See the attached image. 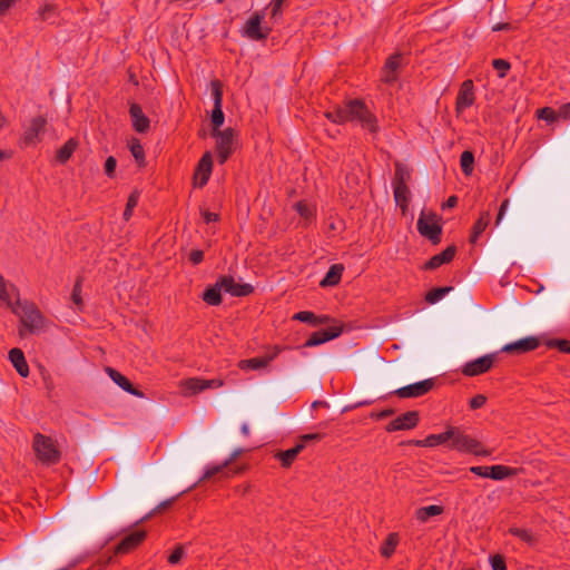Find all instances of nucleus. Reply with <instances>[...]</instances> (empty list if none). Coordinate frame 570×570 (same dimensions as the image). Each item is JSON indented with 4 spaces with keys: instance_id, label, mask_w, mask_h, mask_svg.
<instances>
[{
    "instance_id": "obj_52",
    "label": "nucleus",
    "mask_w": 570,
    "mask_h": 570,
    "mask_svg": "<svg viewBox=\"0 0 570 570\" xmlns=\"http://www.w3.org/2000/svg\"><path fill=\"white\" fill-rule=\"evenodd\" d=\"M490 563L493 570H507L505 561L499 554L491 557Z\"/></svg>"
},
{
    "instance_id": "obj_56",
    "label": "nucleus",
    "mask_w": 570,
    "mask_h": 570,
    "mask_svg": "<svg viewBox=\"0 0 570 570\" xmlns=\"http://www.w3.org/2000/svg\"><path fill=\"white\" fill-rule=\"evenodd\" d=\"M397 79V72L386 70L384 67L382 70V80L386 83H393Z\"/></svg>"
},
{
    "instance_id": "obj_28",
    "label": "nucleus",
    "mask_w": 570,
    "mask_h": 570,
    "mask_svg": "<svg viewBox=\"0 0 570 570\" xmlns=\"http://www.w3.org/2000/svg\"><path fill=\"white\" fill-rule=\"evenodd\" d=\"M77 147H78L77 139H75V138L68 139L65 142V145L58 149L57 155H56L57 161L60 164L67 163L70 159V157L72 156V154L75 153V150L77 149Z\"/></svg>"
},
{
    "instance_id": "obj_18",
    "label": "nucleus",
    "mask_w": 570,
    "mask_h": 570,
    "mask_svg": "<svg viewBox=\"0 0 570 570\" xmlns=\"http://www.w3.org/2000/svg\"><path fill=\"white\" fill-rule=\"evenodd\" d=\"M46 126V119L41 116L31 119L29 126L24 131V142L27 145H33L40 139V134L43 131Z\"/></svg>"
},
{
    "instance_id": "obj_42",
    "label": "nucleus",
    "mask_w": 570,
    "mask_h": 570,
    "mask_svg": "<svg viewBox=\"0 0 570 570\" xmlns=\"http://www.w3.org/2000/svg\"><path fill=\"white\" fill-rule=\"evenodd\" d=\"M139 202V194L138 191H132L129 197H128V200H127V204H126V208H125V212H124V219L125 220H129L131 215H132V212L135 209V207L137 206Z\"/></svg>"
},
{
    "instance_id": "obj_17",
    "label": "nucleus",
    "mask_w": 570,
    "mask_h": 570,
    "mask_svg": "<svg viewBox=\"0 0 570 570\" xmlns=\"http://www.w3.org/2000/svg\"><path fill=\"white\" fill-rule=\"evenodd\" d=\"M146 537V532L138 530L125 537L115 548V553H128L138 547Z\"/></svg>"
},
{
    "instance_id": "obj_34",
    "label": "nucleus",
    "mask_w": 570,
    "mask_h": 570,
    "mask_svg": "<svg viewBox=\"0 0 570 570\" xmlns=\"http://www.w3.org/2000/svg\"><path fill=\"white\" fill-rule=\"evenodd\" d=\"M58 12L57 6L52 3H45L38 9V18L42 21H50L56 18Z\"/></svg>"
},
{
    "instance_id": "obj_61",
    "label": "nucleus",
    "mask_w": 570,
    "mask_h": 570,
    "mask_svg": "<svg viewBox=\"0 0 570 570\" xmlns=\"http://www.w3.org/2000/svg\"><path fill=\"white\" fill-rule=\"evenodd\" d=\"M202 215H203L205 223H207V224L214 223L218 219V215L216 213H212L209 210H204L202 213Z\"/></svg>"
},
{
    "instance_id": "obj_38",
    "label": "nucleus",
    "mask_w": 570,
    "mask_h": 570,
    "mask_svg": "<svg viewBox=\"0 0 570 570\" xmlns=\"http://www.w3.org/2000/svg\"><path fill=\"white\" fill-rule=\"evenodd\" d=\"M71 302L73 305V309L81 311L83 307V302L81 298V279H77L72 293H71Z\"/></svg>"
},
{
    "instance_id": "obj_21",
    "label": "nucleus",
    "mask_w": 570,
    "mask_h": 570,
    "mask_svg": "<svg viewBox=\"0 0 570 570\" xmlns=\"http://www.w3.org/2000/svg\"><path fill=\"white\" fill-rule=\"evenodd\" d=\"M455 255V247L449 246L442 253L434 255L431 257L424 265L426 269H434L440 267L441 265L449 263L453 259Z\"/></svg>"
},
{
    "instance_id": "obj_40",
    "label": "nucleus",
    "mask_w": 570,
    "mask_h": 570,
    "mask_svg": "<svg viewBox=\"0 0 570 570\" xmlns=\"http://www.w3.org/2000/svg\"><path fill=\"white\" fill-rule=\"evenodd\" d=\"M129 149H130V153H131L132 157L135 158V160L139 165H141L145 159V151H144L141 144L138 140L132 139L129 144Z\"/></svg>"
},
{
    "instance_id": "obj_47",
    "label": "nucleus",
    "mask_w": 570,
    "mask_h": 570,
    "mask_svg": "<svg viewBox=\"0 0 570 570\" xmlns=\"http://www.w3.org/2000/svg\"><path fill=\"white\" fill-rule=\"evenodd\" d=\"M228 464L224 461L222 464L208 465L205 470L203 479H209L220 472H223Z\"/></svg>"
},
{
    "instance_id": "obj_54",
    "label": "nucleus",
    "mask_w": 570,
    "mask_h": 570,
    "mask_svg": "<svg viewBox=\"0 0 570 570\" xmlns=\"http://www.w3.org/2000/svg\"><path fill=\"white\" fill-rule=\"evenodd\" d=\"M116 166H117V161L116 159L110 156L106 159V163H105V173L108 177H111L115 173V169H116Z\"/></svg>"
},
{
    "instance_id": "obj_23",
    "label": "nucleus",
    "mask_w": 570,
    "mask_h": 570,
    "mask_svg": "<svg viewBox=\"0 0 570 570\" xmlns=\"http://www.w3.org/2000/svg\"><path fill=\"white\" fill-rule=\"evenodd\" d=\"M416 446L424 448H434L440 444H444L448 446L449 443V432L448 429L439 434H430L424 440H416L413 442Z\"/></svg>"
},
{
    "instance_id": "obj_12",
    "label": "nucleus",
    "mask_w": 570,
    "mask_h": 570,
    "mask_svg": "<svg viewBox=\"0 0 570 570\" xmlns=\"http://www.w3.org/2000/svg\"><path fill=\"white\" fill-rule=\"evenodd\" d=\"M213 170V155L210 151H206L194 173V184L195 186L203 187L207 184L210 174Z\"/></svg>"
},
{
    "instance_id": "obj_58",
    "label": "nucleus",
    "mask_w": 570,
    "mask_h": 570,
    "mask_svg": "<svg viewBox=\"0 0 570 570\" xmlns=\"http://www.w3.org/2000/svg\"><path fill=\"white\" fill-rule=\"evenodd\" d=\"M508 207H509V199H504L499 208V213H498V216L495 219V225H499L502 222V219L508 210Z\"/></svg>"
},
{
    "instance_id": "obj_50",
    "label": "nucleus",
    "mask_w": 570,
    "mask_h": 570,
    "mask_svg": "<svg viewBox=\"0 0 570 570\" xmlns=\"http://www.w3.org/2000/svg\"><path fill=\"white\" fill-rule=\"evenodd\" d=\"M285 0H272L269 2L271 18L277 20L282 16V7Z\"/></svg>"
},
{
    "instance_id": "obj_62",
    "label": "nucleus",
    "mask_w": 570,
    "mask_h": 570,
    "mask_svg": "<svg viewBox=\"0 0 570 570\" xmlns=\"http://www.w3.org/2000/svg\"><path fill=\"white\" fill-rule=\"evenodd\" d=\"M559 116L562 119H570V102L564 104L559 108Z\"/></svg>"
},
{
    "instance_id": "obj_2",
    "label": "nucleus",
    "mask_w": 570,
    "mask_h": 570,
    "mask_svg": "<svg viewBox=\"0 0 570 570\" xmlns=\"http://www.w3.org/2000/svg\"><path fill=\"white\" fill-rule=\"evenodd\" d=\"M325 116L335 124H344L351 121L360 125L370 132L377 131L376 117L368 110L361 100H350L344 107H336L334 110L326 111Z\"/></svg>"
},
{
    "instance_id": "obj_41",
    "label": "nucleus",
    "mask_w": 570,
    "mask_h": 570,
    "mask_svg": "<svg viewBox=\"0 0 570 570\" xmlns=\"http://www.w3.org/2000/svg\"><path fill=\"white\" fill-rule=\"evenodd\" d=\"M212 97L214 100V107H223V89L222 83L218 80L210 82Z\"/></svg>"
},
{
    "instance_id": "obj_36",
    "label": "nucleus",
    "mask_w": 570,
    "mask_h": 570,
    "mask_svg": "<svg viewBox=\"0 0 570 570\" xmlns=\"http://www.w3.org/2000/svg\"><path fill=\"white\" fill-rule=\"evenodd\" d=\"M473 164H474L473 153L470 150L463 151L460 157V165H461L462 171L465 175H470L472 173Z\"/></svg>"
},
{
    "instance_id": "obj_20",
    "label": "nucleus",
    "mask_w": 570,
    "mask_h": 570,
    "mask_svg": "<svg viewBox=\"0 0 570 570\" xmlns=\"http://www.w3.org/2000/svg\"><path fill=\"white\" fill-rule=\"evenodd\" d=\"M130 118L132 121V127L138 132H145L149 128V119L148 117L142 112V109L137 104H131L129 109Z\"/></svg>"
},
{
    "instance_id": "obj_5",
    "label": "nucleus",
    "mask_w": 570,
    "mask_h": 570,
    "mask_svg": "<svg viewBox=\"0 0 570 570\" xmlns=\"http://www.w3.org/2000/svg\"><path fill=\"white\" fill-rule=\"evenodd\" d=\"M448 432H449L448 448H450L452 450L460 451V452L473 453L475 455H485L487 454L485 451L482 452L479 450L480 443L475 439L465 434L459 428L450 426V428H448Z\"/></svg>"
},
{
    "instance_id": "obj_3",
    "label": "nucleus",
    "mask_w": 570,
    "mask_h": 570,
    "mask_svg": "<svg viewBox=\"0 0 570 570\" xmlns=\"http://www.w3.org/2000/svg\"><path fill=\"white\" fill-rule=\"evenodd\" d=\"M541 344L548 348L557 350L560 353H570V341L566 338H540L537 336H528L515 342L505 344L500 352L524 354L534 351Z\"/></svg>"
},
{
    "instance_id": "obj_24",
    "label": "nucleus",
    "mask_w": 570,
    "mask_h": 570,
    "mask_svg": "<svg viewBox=\"0 0 570 570\" xmlns=\"http://www.w3.org/2000/svg\"><path fill=\"white\" fill-rule=\"evenodd\" d=\"M343 269L344 268L341 264L332 265L325 274L324 278L320 282V285L322 287H332L337 285L341 281Z\"/></svg>"
},
{
    "instance_id": "obj_10",
    "label": "nucleus",
    "mask_w": 570,
    "mask_h": 570,
    "mask_svg": "<svg viewBox=\"0 0 570 570\" xmlns=\"http://www.w3.org/2000/svg\"><path fill=\"white\" fill-rule=\"evenodd\" d=\"M470 471L482 478H490L492 480L501 481L508 476H512L517 473L515 469L505 465H492V466H471Z\"/></svg>"
},
{
    "instance_id": "obj_63",
    "label": "nucleus",
    "mask_w": 570,
    "mask_h": 570,
    "mask_svg": "<svg viewBox=\"0 0 570 570\" xmlns=\"http://www.w3.org/2000/svg\"><path fill=\"white\" fill-rule=\"evenodd\" d=\"M242 453L240 449L235 450L230 456L225 460V462L228 464V466L236 460V458Z\"/></svg>"
},
{
    "instance_id": "obj_14",
    "label": "nucleus",
    "mask_w": 570,
    "mask_h": 570,
    "mask_svg": "<svg viewBox=\"0 0 570 570\" xmlns=\"http://www.w3.org/2000/svg\"><path fill=\"white\" fill-rule=\"evenodd\" d=\"M434 386V380L428 379L406 386H403L396 391L397 395L403 399L419 397L432 390Z\"/></svg>"
},
{
    "instance_id": "obj_13",
    "label": "nucleus",
    "mask_w": 570,
    "mask_h": 570,
    "mask_svg": "<svg viewBox=\"0 0 570 570\" xmlns=\"http://www.w3.org/2000/svg\"><path fill=\"white\" fill-rule=\"evenodd\" d=\"M218 285L223 287L224 292L238 297L247 296L254 289L250 284L238 283L232 276H222L218 279Z\"/></svg>"
},
{
    "instance_id": "obj_55",
    "label": "nucleus",
    "mask_w": 570,
    "mask_h": 570,
    "mask_svg": "<svg viewBox=\"0 0 570 570\" xmlns=\"http://www.w3.org/2000/svg\"><path fill=\"white\" fill-rule=\"evenodd\" d=\"M18 1L19 0H0V17L4 16Z\"/></svg>"
},
{
    "instance_id": "obj_19",
    "label": "nucleus",
    "mask_w": 570,
    "mask_h": 570,
    "mask_svg": "<svg viewBox=\"0 0 570 570\" xmlns=\"http://www.w3.org/2000/svg\"><path fill=\"white\" fill-rule=\"evenodd\" d=\"M493 358H474L463 366V374L466 376H475L489 371L493 364Z\"/></svg>"
},
{
    "instance_id": "obj_44",
    "label": "nucleus",
    "mask_w": 570,
    "mask_h": 570,
    "mask_svg": "<svg viewBox=\"0 0 570 570\" xmlns=\"http://www.w3.org/2000/svg\"><path fill=\"white\" fill-rule=\"evenodd\" d=\"M509 532L512 535L518 537L519 539H521L522 541H524L529 544H533L535 541L533 534L527 529L513 527V528H510Z\"/></svg>"
},
{
    "instance_id": "obj_11",
    "label": "nucleus",
    "mask_w": 570,
    "mask_h": 570,
    "mask_svg": "<svg viewBox=\"0 0 570 570\" xmlns=\"http://www.w3.org/2000/svg\"><path fill=\"white\" fill-rule=\"evenodd\" d=\"M474 86L473 81L468 79L462 82L455 101V111L458 115L474 104Z\"/></svg>"
},
{
    "instance_id": "obj_22",
    "label": "nucleus",
    "mask_w": 570,
    "mask_h": 570,
    "mask_svg": "<svg viewBox=\"0 0 570 570\" xmlns=\"http://www.w3.org/2000/svg\"><path fill=\"white\" fill-rule=\"evenodd\" d=\"M107 373L109 375V377L118 385L120 386L124 391L132 394V395H136V396H142V394L140 392H138L136 389L132 387L131 383L129 382V380L124 376L122 374H120L118 371L111 368V367H107Z\"/></svg>"
},
{
    "instance_id": "obj_26",
    "label": "nucleus",
    "mask_w": 570,
    "mask_h": 570,
    "mask_svg": "<svg viewBox=\"0 0 570 570\" xmlns=\"http://www.w3.org/2000/svg\"><path fill=\"white\" fill-rule=\"evenodd\" d=\"M293 320L308 323L311 325L317 326L322 324H327L330 322L328 316H316L313 312L302 311L294 314Z\"/></svg>"
},
{
    "instance_id": "obj_1",
    "label": "nucleus",
    "mask_w": 570,
    "mask_h": 570,
    "mask_svg": "<svg viewBox=\"0 0 570 570\" xmlns=\"http://www.w3.org/2000/svg\"><path fill=\"white\" fill-rule=\"evenodd\" d=\"M0 304L6 305L18 317L21 337L45 332L48 321L35 303L21 299L18 288L0 274Z\"/></svg>"
},
{
    "instance_id": "obj_16",
    "label": "nucleus",
    "mask_w": 570,
    "mask_h": 570,
    "mask_svg": "<svg viewBox=\"0 0 570 570\" xmlns=\"http://www.w3.org/2000/svg\"><path fill=\"white\" fill-rule=\"evenodd\" d=\"M219 380H202L197 377L188 379L181 383L183 392L185 395H193L206 389H216L222 386Z\"/></svg>"
},
{
    "instance_id": "obj_31",
    "label": "nucleus",
    "mask_w": 570,
    "mask_h": 570,
    "mask_svg": "<svg viewBox=\"0 0 570 570\" xmlns=\"http://www.w3.org/2000/svg\"><path fill=\"white\" fill-rule=\"evenodd\" d=\"M223 287H220L218 285V281L216 282V284L209 288H207L204 294H203V299L208 304V305H213V306H216L218 304H220L222 302V296H220V293H222Z\"/></svg>"
},
{
    "instance_id": "obj_60",
    "label": "nucleus",
    "mask_w": 570,
    "mask_h": 570,
    "mask_svg": "<svg viewBox=\"0 0 570 570\" xmlns=\"http://www.w3.org/2000/svg\"><path fill=\"white\" fill-rule=\"evenodd\" d=\"M111 560H112V556H108L106 558H101V559L96 561L95 567L98 570H104L111 562Z\"/></svg>"
},
{
    "instance_id": "obj_46",
    "label": "nucleus",
    "mask_w": 570,
    "mask_h": 570,
    "mask_svg": "<svg viewBox=\"0 0 570 570\" xmlns=\"http://www.w3.org/2000/svg\"><path fill=\"white\" fill-rule=\"evenodd\" d=\"M16 371L22 376L27 377L29 374V365L27 358H9Z\"/></svg>"
},
{
    "instance_id": "obj_51",
    "label": "nucleus",
    "mask_w": 570,
    "mask_h": 570,
    "mask_svg": "<svg viewBox=\"0 0 570 570\" xmlns=\"http://www.w3.org/2000/svg\"><path fill=\"white\" fill-rule=\"evenodd\" d=\"M185 556L184 546H177L171 554L168 557V562L170 564H177L181 558Z\"/></svg>"
},
{
    "instance_id": "obj_53",
    "label": "nucleus",
    "mask_w": 570,
    "mask_h": 570,
    "mask_svg": "<svg viewBox=\"0 0 570 570\" xmlns=\"http://www.w3.org/2000/svg\"><path fill=\"white\" fill-rule=\"evenodd\" d=\"M487 402V397L483 394H478L470 400V409H481Z\"/></svg>"
},
{
    "instance_id": "obj_35",
    "label": "nucleus",
    "mask_w": 570,
    "mask_h": 570,
    "mask_svg": "<svg viewBox=\"0 0 570 570\" xmlns=\"http://www.w3.org/2000/svg\"><path fill=\"white\" fill-rule=\"evenodd\" d=\"M397 543H399L397 534L390 533L381 548L382 556H384L386 558L391 557L393 554Z\"/></svg>"
},
{
    "instance_id": "obj_33",
    "label": "nucleus",
    "mask_w": 570,
    "mask_h": 570,
    "mask_svg": "<svg viewBox=\"0 0 570 570\" xmlns=\"http://www.w3.org/2000/svg\"><path fill=\"white\" fill-rule=\"evenodd\" d=\"M394 199L396 204L404 210L410 200V189L407 185L393 186Z\"/></svg>"
},
{
    "instance_id": "obj_6",
    "label": "nucleus",
    "mask_w": 570,
    "mask_h": 570,
    "mask_svg": "<svg viewBox=\"0 0 570 570\" xmlns=\"http://www.w3.org/2000/svg\"><path fill=\"white\" fill-rule=\"evenodd\" d=\"M265 17L266 8L264 10L254 12L245 22L242 29L243 36L254 41L267 39L272 29L263 23Z\"/></svg>"
},
{
    "instance_id": "obj_9",
    "label": "nucleus",
    "mask_w": 570,
    "mask_h": 570,
    "mask_svg": "<svg viewBox=\"0 0 570 570\" xmlns=\"http://www.w3.org/2000/svg\"><path fill=\"white\" fill-rule=\"evenodd\" d=\"M341 333L342 325L337 321H332L326 328H322L311 334L303 346H317L338 337Z\"/></svg>"
},
{
    "instance_id": "obj_48",
    "label": "nucleus",
    "mask_w": 570,
    "mask_h": 570,
    "mask_svg": "<svg viewBox=\"0 0 570 570\" xmlns=\"http://www.w3.org/2000/svg\"><path fill=\"white\" fill-rule=\"evenodd\" d=\"M492 66L499 72L500 78H503L507 71L510 69V63L503 59H494L492 61Z\"/></svg>"
},
{
    "instance_id": "obj_37",
    "label": "nucleus",
    "mask_w": 570,
    "mask_h": 570,
    "mask_svg": "<svg viewBox=\"0 0 570 570\" xmlns=\"http://www.w3.org/2000/svg\"><path fill=\"white\" fill-rule=\"evenodd\" d=\"M451 289L452 287L433 288L426 294L425 298L430 304H435L441 301Z\"/></svg>"
},
{
    "instance_id": "obj_43",
    "label": "nucleus",
    "mask_w": 570,
    "mask_h": 570,
    "mask_svg": "<svg viewBox=\"0 0 570 570\" xmlns=\"http://www.w3.org/2000/svg\"><path fill=\"white\" fill-rule=\"evenodd\" d=\"M538 118L547 121L548 124H552L560 118L559 110L554 111L550 107L541 108L538 110Z\"/></svg>"
},
{
    "instance_id": "obj_49",
    "label": "nucleus",
    "mask_w": 570,
    "mask_h": 570,
    "mask_svg": "<svg viewBox=\"0 0 570 570\" xmlns=\"http://www.w3.org/2000/svg\"><path fill=\"white\" fill-rule=\"evenodd\" d=\"M401 63H402V56L401 55H393V56H391L386 60L384 67L386 68V70H391V71L397 72Z\"/></svg>"
},
{
    "instance_id": "obj_29",
    "label": "nucleus",
    "mask_w": 570,
    "mask_h": 570,
    "mask_svg": "<svg viewBox=\"0 0 570 570\" xmlns=\"http://www.w3.org/2000/svg\"><path fill=\"white\" fill-rule=\"evenodd\" d=\"M442 512H443V508L441 505L433 504V505L422 507V508L417 509L415 515L420 522L425 523L431 518L440 515Z\"/></svg>"
},
{
    "instance_id": "obj_7",
    "label": "nucleus",
    "mask_w": 570,
    "mask_h": 570,
    "mask_svg": "<svg viewBox=\"0 0 570 570\" xmlns=\"http://www.w3.org/2000/svg\"><path fill=\"white\" fill-rule=\"evenodd\" d=\"M235 130L226 128L222 130H212V137L216 142V151L219 164H224L236 148Z\"/></svg>"
},
{
    "instance_id": "obj_25",
    "label": "nucleus",
    "mask_w": 570,
    "mask_h": 570,
    "mask_svg": "<svg viewBox=\"0 0 570 570\" xmlns=\"http://www.w3.org/2000/svg\"><path fill=\"white\" fill-rule=\"evenodd\" d=\"M303 450H304V444L297 443L292 449L278 452L276 454V458L281 461V463L284 468H288Z\"/></svg>"
},
{
    "instance_id": "obj_32",
    "label": "nucleus",
    "mask_w": 570,
    "mask_h": 570,
    "mask_svg": "<svg viewBox=\"0 0 570 570\" xmlns=\"http://www.w3.org/2000/svg\"><path fill=\"white\" fill-rule=\"evenodd\" d=\"M410 178H411V173H410L409 168L405 165L397 161L395 164V173H394V179H393L392 185L393 186L406 185V183L410 180Z\"/></svg>"
},
{
    "instance_id": "obj_59",
    "label": "nucleus",
    "mask_w": 570,
    "mask_h": 570,
    "mask_svg": "<svg viewBox=\"0 0 570 570\" xmlns=\"http://www.w3.org/2000/svg\"><path fill=\"white\" fill-rule=\"evenodd\" d=\"M204 258V253L203 250H199V249H194L190 252L189 254V261L194 264V265H197L199 264Z\"/></svg>"
},
{
    "instance_id": "obj_4",
    "label": "nucleus",
    "mask_w": 570,
    "mask_h": 570,
    "mask_svg": "<svg viewBox=\"0 0 570 570\" xmlns=\"http://www.w3.org/2000/svg\"><path fill=\"white\" fill-rule=\"evenodd\" d=\"M32 450L36 459L42 465H55L60 461L61 453L57 442L47 435L36 433L32 440Z\"/></svg>"
},
{
    "instance_id": "obj_64",
    "label": "nucleus",
    "mask_w": 570,
    "mask_h": 570,
    "mask_svg": "<svg viewBox=\"0 0 570 570\" xmlns=\"http://www.w3.org/2000/svg\"><path fill=\"white\" fill-rule=\"evenodd\" d=\"M510 24L509 23H497L492 27L493 31H501V30H509Z\"/></svg>"
},
{
    "instance_id": "obj_8",
    "label": "nucleus",
    "mask_w": 570,
    "mask_h": 570,
    "mask_svg": "<svg viewBox=\"0 0 570 570\" xmlns=\"http://www.w3.org/2000/svg\"><path fill=\"white\" fill-rule=\"evenodd\" d=\"M417 230L432 243L440 242L442 228L435 215L422 213L417 219Z\"/></svg>"
},
{
    "instance_id": "obj_27",
    "label": "nucleus",
    "mask_w": 570,
    "mask_h": 570,
    "mask_svg": "<svg viewBox=\"0 0 570 570\" xmlns=\"http://www.w3.org/2000/svg\"><path fill=\"white\" fill-rule=\"evenodd\" d=\"M491 219L489 210L482 212L479 219L473 225L472 235L470 237L471 243H476L481 234L487 229Z\"/></svg>"
},
{
    "instance_id": "obj_15",
    "label": "nucleus",
    "mask_w": 570,
    "mask_h": 570,
    "mask_svg": "<svg viewBox=\"0 0 570 570\" xmlns=\"http://www.w3.org/2000/svg\"><path fill=\"white\" fill-rule=\"evenodd\" d=\"M419 423V412L416 411H409L405 412L397 417H395L393 421H391L387 426V432H395V431H403V430H411L415 428Z\"/></svg>"
},
{
    "instance_id": "obj_57",
    "label": "nucleus",
    "mask_w": 570,
    "mask_h": 570,
    "mask_svg": "<svg viewBox=\"0 0 570 570\" xmlns=\"http://www.w3.org/2000/svg\"><path fill=\"white\" fill-rule=\"evenodd\" d=\"M322 438H323V434H321V433L304 434L301 436V440L298 443H303L304 448H305L307 442L320 441V440H322Z\"/></svg>"
},
{
    "instance_id": "obj_30",
    "label": "nucleus",
    "mask_w": 570,
    "mask_h": 570,
    "mask_svg": "<svg viewBox=\"0 0 570 570\" xmlns=\"http://www.w3.org/2000/svg\"><path fill=\"white\" fill-rule=\"evenodd\" d=\"M269 358H242L238 366L243 371H261L268 364Z\"/></svg>"
},
{
    "instance_id": "obj_45",
    "label": "nucleus",
    "mask_w": 570,
    "mask_h": 570,
    "mask_svg": "<svg viewBox=\"0 0 570 570\" xmlns=\"http://www.w3.org/2000/svg\"><path fill=\"white\" fill-rule=\"evenodd\" d=\"M225 116L223 112V107H214L212 111V130H222L220 126L224 124Z\"/></svg>"
},
{
    "instance_id": "obj_39",
    "label": "nucleus",
    "mask_w": 570,
    "mask_h": 570,
    "mask_svg": "<svg viewBox=\"0 0 570 570\" xmlns=\"http://www.w3.org/2000/svg\"><path fill=\"white\" fill-rule=\"evenodd\" d=\"M295 208H296L297 213L306 220L312 219L314 216L315 208L312 204H309L307 202L296 203Z\"/></svg>"
}]
</instances>
